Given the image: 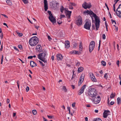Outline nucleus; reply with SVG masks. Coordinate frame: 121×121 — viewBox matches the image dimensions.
Returning a JSON list of instances; mask_svg holds the SVG:
<instances>
[{
    "label": "nucleus",
    "instance_id": "49",
    "mask_svg": "<svg viewBox=\"0 0 121 121\" xmlns=\"http://www.w3.org/2000/svg\"><path fill=\"white\" fill-rule=\"evenodd\" d=\"M67 109H68V110L69 111V114H70V107H68Z\"/></svg>",
    "mask_w": 121,
    "mask_h": 121
},
{
    "label": "nucleus",
    "instance_id": "34",
    "mask_svg": "<svg viewBox=\"0 0 121 121\" xmlns=\"http://www.w3.org/2000/svg\"><path fill=\"white\" fill-rule=\"evenodd\" d=\"M32 113L34 115L36 114L37 113V112L36 110H34L32 111Z\"/></svg>",
    "mask_w": 121,
    "mask_h": 121
},
{
    "label": "nucleus",
    "instance_id": "16",
    "mask_svg": "<svg viewBox=\"0 0 121 121\" xmlns=\"http://www.w3.org/2000/svg\"><path fill=\"white\" fill-rule=\"evenodd\" d=\"M44 0V9L45 11H46L48 9V5L47 1L46 0Z\"/></svg>",
    "mask_w": 121,
    "mask_h": 121
},
{
    "label": "nucleus",
    "instance_id": "20",
    "mask_svg": "<svg viewBox=\"0 0 121 121\" xmlns=\"http://www.w3.org/2000/svg\"><path fill=\"white\" fill-rule=\"evenodd\" d=\"M67 10H68V9H64L63 7V6H61V8H60V11L62 13H63V12L64 10H65V13H66V12L67 11Z\"/></svg>",
    "mask_w": 121,
    "mask_h": 121
},
{
    "label": "nucleus",
    "instance_id": "58",
    "mask_svg": "<svg viewBox=\"0 0 121 121\" xmlns=\"http://www.w3.org/2000/svg\"><path fill=\"white\" fill-rule=\"evenodd\" d=\"M115 30H116V31H117L118 30V27L116 26H115Z\"/></svg>",
    "mask_w": 121,
    "mask_h": 121
},
{
    "label": "nucleus",
    "instance_id": "26",
    "mask_svg": "<svg viewBox=\"0 0 121 121\" xmlns=\"http://www.w3.org/2000/svg\"><path fill=\"white\" fill-rule=\"evenodd\" d=\"M70 53L72 54H76L78 53V52L76 51H73L71 52Z\"/></svg>",
    "mask_w": 121,
    "mask_h": 121
},
{
    "label": "nucleus",
    "instance_id": "41",
    "mask_svg": "<svg viewBox=\"0 0 121 121\" xmlns=\"http://www.w3.org/2000/svg\"><path fill=\"white\" fill-rule=\"evenodd\" d=\"M29 90V86H27L26 89V91L28 92Z\"/></svg>",
    "mask_w": 121,
    "mask_h": 121
},
{
    "label": "nucleus",
    "instance_id": "5",
    "mask_svg": "<svg viewBox=\"0 0 121 121\" xmlns=\"http://www.w3.org/2000/svg\"><path fill=\"white\" fill-rule=\"evenodd\" d=\"M91 100L94 103L97 104L100 102L101 99L99 96L97 95L93 98V99Z\"/></svg>",
    "mask_w": 121,
    "mask_h": 121
},
{
    "label": "nucleus",
    "instance_id": "11",
    "mask_svg": "<svg viewBox=\"0 0 121 121\" xmlns=\"http://www.w3.org/2000/svg\"><path fill=\"white\" fill-rule=\"evenodd\" d=\"M84 78V74H82L80 77L78 82L79 86L81 85L83 82Z\"/></svg>",
    "mask_w": 121,
    "mask_h": 121
},
{
    "label": "nucleus",
    "instance_id": "30",
    "mask_svg": "<svg viewBox=\"0 0 121 121\" xmlns=\"http://www.w3.org/2000/svg\"><path fill=\"white\" fill-rule=\"evenodd\" d=\"M39 61L40 63V65L42 66H44L45 65V64L44 63H43V61L39 60Z\"/></svg>",
    "mask_w": 121,
    "mask_h": 121
},
{
    "label": "nucleus",
    "instance_id": "36",
    "mask_svg": "<svg viewBox=\"0 0 121 121\" xmlns=\"http://www.w3.org/2000/svg\"><path fill=\"white\" fill-rule=\"evenodd\" d=\"M104 78L107 79L108 78V74L107 73H105L104 76Z\"/></svg>",
    "mask_w": 121,
    "mask_h": 121
},
{
    "label": "nucleus",
    "instance_id": "48",
    "mask_svg": "<svg viewBox=\"0 0 121 121\" xmlns=\"http://www.w3.org/2000/svg\"><path fill=\"white\" fill-rule=\"evenodd\" d=\"M117 65L118 67L119 66V64L120 63V61L119 60H117Z\"/></svg>",
    "mask_w": 121,
    "mask_h": 121
},
{
    "label": "nucleus",
    "instance_id": "46",
    "mask_svg": "<svg viewBox=\"0 0 121 121\" xmlns=\"http://www.w3.org/2000/svg\"><path fill=\"white\" fill-rule=\"evenodd\" d=\"M86 86L85 85H84L82 86V88L84 89L86 88Z\"/></svg>",
    "mask_w": 121,
    "mask_h": 121
},
{
    "label": "nucleus",
    "instance_id": "15",
    "mask_svg": "<svg viewBox=\"0 0 121 121\" xmlns=\"http://www.w3.org/2000/svg\"><path fill=\"white\" fill-rule=\"evenodd\" d=\"M65 46V48L68 49L70 46L69 42L68 40L66 41L64 43Z\"/></svg>",
    "mask_w": 121,
    "mask_h": 121
},
{
    "label": "nucleus",
    "instance_id": "22",
    "mask_svg": "<svg viewBox=\"0 0 121 121\" xmlns=\"http://www.w3.org/2000/svg\"><path fill=\"white\" fill-rule=\"evenodd\" d=\"M84 89L82 88V87L81 88L80 90L78 91V95H80L82 94L84 92Z\"/></svg>",
    "mask_w": 121,
    "mask_h": 121
},
{
    "label": "nucleus",
    "instance_id": "38",
    "mask_svg": "<svg viewBox=\"0 0 121 121\" xmlns=\"http://www.w3.org/2000/svg\"><path fill=\"white\" fill-rule=\"evenodd\" d=\"M48 12L49 15V16H51L52 15V14L51 13V11H48Z\"/></svg>",
    "mask_w": 121,
    "mask_h": 121
},
{
    "label": "nucleus",
    "instance_id": "13",
    "mask_svg": "<svg viewBox=\"0 0 121 121\" xmlns=\"http://www.w3.org/2000/svg\"><path fill=\"white\" fill-rule=\"evenodd\" d=\"M90 77L91 79L93 81L95 82H97V80L95 78V77L93 73H90Z\"/></svg>",
    "mask_w": 121,
    "mask_h": 121
},
{
    "label": "nucleus",
    "instance_id": "50",
    "mask_svg": "<svg viewBox=\"0 0 121 121\" xmlns=\"http://www.w3.org/2000/svg\"><path fill=\"white\" fill-rule=\"evenodd\" d=\"M19 33L18 35L19 37H21L23 35L22 33Z\"/></svg>",
    "mask_w": 121,
    "mask_h": 121
},
{
    "label": "nucleus",
    "instance_id": "56",
    "mask_svg": "<svg viewBox=\"0 0 121 121\" xmlns=\"http://www.w3.org/2000/svg\"><path fill=\"white\" fill-rule=\"evenodd\" d=\"M9 102H10L9 100V99H7V101H6V102H7V104L9 103Z\"/></svg>",
    "mask_w": 121,
    "mask_h": 121
},
{
    "label": "nucleus",
    "instance_id": "63",
    "mask_svg": "<svg viewBox=\"0 0 121 121\" xmlns=\"http://www.w3.org/2000/svg\"><path fill=\"white\" fill-rule=\"evenodd\" d=\"M69 9H73V7L72 6H69Z\"/></svg>",
    "mask_w": 121,
    "mask_h": 121
},
{
    "label": "nucleus",
    "instance_id": "21",
    "mask_svg": "<svg viewBox=\"0 0 121 121\" xmlns=\"http://www.w3.org/2000/svg\"><path fill=\"white\" fill-rule=\"evenodd\" d=\"M41 45L39 44L36 46V50L38 51H39L40 50H41Z\"/></svg>",
    "mask_w": 121,
    "mask_h": 121
},
{
    "label": "nucleus",
    "instance_id": "23",
    "mask_svg": "<svg viewBox=\"0 0 121 121\" xmlns=\"http://www.w3.org/2000/svg\"><path fill=\"white\" fill-rule=\"evenodd\" d=\"M117 103L119 104H121V97H118L117 99Z\"/></svg>",
    "mask_w": 121,
    "mask_h": 121
},
{
    "label": "nucleus",
    "instance_id": "2",
    "mask_svg": "<svg viewBox=\"0 0 121 121\" xmlns=\"http://www.w3.org/2000/svg\"><path fill=\"white\" fill-rule=\"evenodd\" d=\"M97 92L95 88H90L89 89L87 95L90 99H93V98L97 95Z\"/></svg>",
    "mask_w": 121,
    "mask_h": 121
},
{
    "label": "nucleus",
    "instance_id": "57",
    "mask_svg": "<svg viewBox=\"0 0 121 121\" xmlns=\"http://www.w3.org/2000/svg\"><path fill=\"white\" fill-rule=\"evenodd\" d=\"M33 58L32 56H29L28 57V58L29 59H31Z\"/></svg>",
    "mask_w": 121,
    "mask_h": 121
},
{
    "label": "nucleus",
    "instance_id": "10",
    "mask_svg": "<svg viewBox=\"0 0 121 121\" xmlns=\"http://www.w3.org/2000/svg\"><path fill=\"white\" fill-rule=\"evenodd\" d=\"M82 18L81 17H79L76 21V23L78 25L82 24Z\"/></svg>",
    "mask_w": 121,
    "mask_h": 121
},
{
    "label": "nucleus",
    "instance_id": "25",
    "mask_svg": "<svg viewBox=\"0 0 121 121\" xmlns=\"http://www.w3.org/2000/svg\"><path fill=\"white\" fill-rule=\"evenodd\" d=\"M6 2L8 5L10 6L12 5V2L10 0H6Z\"/></svg>",
    "mask_w": 121,
    "mask_h": 121
},
{
    "label": "nucleus",
    "instance_id": "52",
    "mask_svg": "<svg viewBox=\"0 0 121 121\" xmlns=\"http://www.w3.org/2000/svg\"><path fill=\"white\" fill-rule=\"evenodd\" d=\"M80 63L79 62H78L76 64V66H79V65H80Z\"/></svg>",
    "mask_w": 121,
    "mask_h": 121
},
{
    "label": "nucleus",
    "instance_id": "29",
    "mask_svg": "<svg viewBox=\"0 0 121 121\" xmlns=\"http://www.w3.org/2000/svg\"><path fill=\"white\" fill-rule=\"evenodd\" d=\"M115 96V93H112L110 95V97L111 99H113L114 97Z\"/></svg>",
    "mask_w": 121,
    "mask_h": 121
},
{
    "label": "nucleus",
    "instance_id": "35",
    "mask_svg": "<svg viewBox=\"0 0 121 121\" xmlns=\"http://www.w3.org/2000/svg\"><path fill=\"white\" fill-rule=\"evenodd\" d=\"M93 121H102L99 118L98 119H94V120Z\"/></svg>",
    "mask_w": 121,
    "mask_h": 121
},
{
    "label": "nucleus",
    "instance_id": "14",
    "mask_svg": "<svg viewBox=\"0 0 121 121\" xmlns=\"http://www.w3.org/2000/svg\"><path fill=\"white\" fill-rule=\"evenodd\" d=\"M56 56L57 59L58 60H61L63 59V56L61 54H57Z\"/></svg>",
    "mask_w": 121,
    "mask_h": 121
},
{
    "label": "nucleus",
    "instance_id": "28",
    "mask_svg": "<svg viewBox=\"0 0 121 121\" xmlns=\"http://www.w3.org/2000/svg\"><path fill=\"white\" fill-rule=\"evenodd\" d=\"M83 67H81L79 68L78 70V72L79 73H80L82 72L83 70Z\"/></svg>",
    "mask_w": 121,
    "mask_h": 121
},
{
    "label": "nucleus",
    "instance_id": "6",
    "mask_svg": "<svg viewBox=\"0 0 121 121\" xmlns=\"http://www.w3.org/2000/svg\"><path fill=\"white\" fill-rule=\"evenodd\" d=\"M82 7L86 9L87 8L90 9L92 6L91 3H86V2H85L82 4Z\"/></svg>",
    "mask_w": 121,
    "mask_h": 121
},
{
    "label": "nucleus",
    "instance_id": "17",
    "mask_svg": "<svg viewBox=\"0 0 121 121\" xmlns=\"http://www.w3.org/2000/svg\"><path fill=\"white\" fill-rule=\"evenodd\" d=\"M66 11L67 13H66V16L68 18H69L71 15L72 12L71 11L68 10H67Z\"/></svg>",
    "mask_w": 121,
    "mask_h": 121
},
{
    "label": "nucleus",
    "instance_id": "4",
    "mask_svg": "<svg viewBox=\"0 0 121 121\" xmlns=\"http://www.w3.org/2000/svg\"><path fill=\"white\" fill-rule=\"evenodd\" d=\"M46 54V52L39 54L38 56V58L43 61L44 63H47V61L45 60V56Z\"/></svg>",
    "mask_w": 121,
    "mask_h": 121
},
{
    "label": "nucleus",
    "instance_id": "8",
    "mask_svg": "<svg viewBox=\"0 0 121 121\" xmlns=\"http://www.w3.org/2000/svg\"><path fill=\"white\" fill-rule=\"evenodd\" d=\"M95 47V43L94 41H92L90 43L89 46V50L91 53L94 49Z\"/></svg>",
    "mask_w": 121,
    "mask_h": 121
},
{
    "label": "nucleus",
    "instance_id": "3",
    "mask_svg": "<svg viewBox=\"0 0 121 121\" xmlns=\"http://www.w3.org/2000/svg\"><path fill=\"white\" fill-rule=\"evenodd\" d=\"M39 42L38 38L36 36H33L29 40V43L31 46H34L37 45Z\"/></svg>",
    "mask_w": 121,
    "mask_h": 121
},
{
    "label": "nucleus",
    "instance_id": "45",
    "mask_svg": "<svg viewBox=\"0 0 121 121\" xmlns=\"http://www.w3.org/2000/svg\"><path fill=\"white\" fill-rule=\"evenodd\" d=\"M70 4L74 6H75L76 5V4L74 3H70Z\"/></svg>",
    "mask_w": 121,
    "mask_h": 121
},
{
    "label": "nucleus",
    "instance_id": "37",
    "mask_svg": "<svg viewBox=\"0 0 121 121\" xmlns=\"http://www.w3.org/2000/svg\"><path fill=\"white\" fill-rule=\"evenodd\" d=\"M3 58H4V56H3V55H2L1 56V64H2V63H3Z\"/></svg>",
    "mask_w": 121,
    "mask_h": 121
},
{
    "label": "nucleus",
    "instance_id": "40",
    "mask_svg": "<svg viewBox=\"0 0 121 121\" xmlns=\"http://www.w3.org/2000/svg\"><path fill=\"white\" fill-rule=\"evenodd\" d=\"M65 16L64 15L62 14L60 15V18L61 19L65 17Z\"/></svg>",
    "mask_w": 121,
    "mask_h": 121
},
{
    "label": "nucleus",
    "instance_id": "60",
    "mask_svg": "<svg viewBox=\"0 0 121 121\" xmlns=\"http://www.w3.org/2000/svg\"><path fill=\"white\" fill-rule=\"evenodd\" d=\"M113 10L114 12L115 11V4H113Z\"/></svg>",
    "mask_w": 121,
    "mask_h": 121
},
{
    "label": "nucleus",
    "instance_id": "32",
    "mask_svg": "<svg viewBox=\"0 0 121 121\" xmlns=\"http://www.w3.org/2000/svg\"><path fill=\"white\" fill-rule=\"evenodd\" d=\"M102 65L104 66H105L106 63V62L104 61L103 60L101 62Z\"/></svg>",
    "mask_w": 121,
    "mask_h": 121
},
{
    "label": "nucleus",
    "instance_id": "59",
    "mask_svg": "<svg viewBox=\"0 0 121 121\" xmlns=\"http://www.w3.org/2000/svg\"><path fill=\"white\" fill-rule=\"evenodd\" d=\"M95 28V26L94 25H92V29H94Z\"/></svg>",
    "mask_w": 121,
    "mask_h": 121
},
{
    "label": "nucleus",
    "instance_id": "7",
    "mask_svg": "<svg viewBox=\"0 0 121 121\" xmlns=\"http://www.w3.org/2000/svg\"><path fill=\"white\" fill-rule=\"evenodd\" d=\"M116 13L117 16L121 18V4L119 5L116 9Z\"/></svg>",
    "mask_w": 121,
    "mask_h": 121
},
{
    "label": "nucleus",
    "instance_id": "47",
    "mask_svg": "<svg viewBox=\"0 0 121 121\" xmlns=\"http://www.w3.org/2000/svg\"><path fill=\"white\" fill-rule=\"evenodd\" d=\"M114 104V101H111L110 103V104L111 105H113Z\"/></svg>",
    "mask_w": 121,
    "mask_h": 121
},
{
    "label": "nucleus",
    "instance_id": "39",
    "mask_svg": "<svg viewBox=\"0 0 121 121\" xmlns=\"http://www.w3.org/2000/svg\"><path fill=\"white\" fill-rule=\"evenodd\" d=\"M102 38L104 39H106V36L105 34H103L102 35Z\"/></svg>",
    "mask_w": 121,
    "mask_h": 121
},
{
    "label": "nucleus",
    "instance_id": "24",
    "mask_svg": "<svg viewBox=\"0 0 121 121\" xmlns=\"http://www.w3.org/2000/svg\"><path fill=\"white\" fill-rule=\"evenodd\" d=\"M82 44V42H81L79 44V49L81 51L83 49Z\"/></svg>",
    "mask_w": 121,
    "mask_h": 121
},
{
    "label": "nucleus",
    "instance_id": "1",
    "mask_svg": "<svg viewBox=\"0 0 121 121\" xmlns=\"http://www.w3.org/2000/svg\"><path fill=\"white\" fill-rule=\"evenodd\" d=\"M83 13L84 14L87 13L89 14L90 16L93 21V17H94L95 22V25L96 29V30H97L99 28L100 22L99 17L97 16L91 10L89 11L88 10H87L84 11Z\"/></svg>",
    "mask_w": 121,
    "mask_h": 121
},
{
    "label": "nucleus",
    "instance_id": "55",
    "mask_svg": "<svg viewBox=\"0 0 121 121\" xmlns=\"http://www.w3.org/2000/svg\"><path fill=\"white\" fill-rule=\"evenodd\" d=\"M1 15L4 16L5 17H6V18H8V17H7V16L5 14H1Z\"/></svg>",
    "mask_w": 121,
    "mask_h": 121
},
{
    "label": "nucleus",
    "instance_id": "27",
    "mask_svg": "<svg viewBox=\"0 0 121 121\" xmlns=\"http://www.w3.org/2000/svg\"><path fill=\"white\" fill-rule=\"evenodd\" d=\"M1 37V39H2L3 38V33L2 32L1 29L0 28V38Z\"/></svg>",
    "mask_w": 121,
    "mask_h": 121
},
{
    "label": "nucleus",
    "instance_id": "19",
    "mask_svg": "<svg viewBox=\"0 0 121 121\" xmlns=\"http://www.w3.org/2000/svg\"><path fill=\"white\" fill-rule=\"evenodd\" d=\"M30 64L31 66L32 67H33L37 66L36 64L33 61H30Z\"/></svg>",
    "mask_w": 121,
    "mask_h": 121
},
{
    "label": "nucleus",
    "instance_id": "64",
    "mask_svg": "<svg viewBox=\"0 0 121 121\" xmlns=\"http://www.w3.org/2000/svg\"><path fill=\"white\" fill-rule=\"evenodd\" d=\"M43 120L44 121H48L44 117H43Z\"/></svg>",
    "mask_w": 121,
    "mask_h": 121
},
{
    "label": "nucleus",
    "instance_id": "33",
    "mask_svg": "<svg viewBox=\"0 0 121 121\" xmlns=\"http://www.w3.org/2000/svg\"><path fill=\"white\" fill-rule=\"evenodd\" d=\"M25 4H27L28 3V0H22Z\"/></svg>",
    "mask_w": 121,
    "mask_h": 121
},
{
    "label": "nucleus",
    "instance_id": "44",
    "mask_svg": "<svg viewBox=\"0 0 121 121\" xmlns=\"http://www.w3.org/2000/svg\"><path fill=\"white\" fill-rule=\"evenodd\" d=\"M56 2V3H55V4H54V5L55 6L57 7V5H58L59 4V3L57 2Z\"/></svg>",
    "mask_w": 121,
    "mask_h": 121
},
{
    "label": "nucleus",
    "instance_id": "43",
    "mask_svg": "<svg viewBox=\"0 0 121 121\" xmlns=\"http://www.w3.org/2000/svg\"><path fill=\"white\" fill-rule=\"evenodd\" d=\"M47 117L48 118L50 119H52L53 117V116H49L48 115H47Z\"/></svg>",
    "mask_w": 121,
    "mask_h": 121
},
{
    "label": "nucleus",
    "instance_id": "42",
    "mask_svg": "<svg viewBox=\"0 0 121 121\" xmlns=\"http://www.w3.org/2000/svg\"><path fill=\"white\" fill-rule=\"evenodd\" d=\"M111 21H112V23L113 24L114 23L115 24H116V22L115 21L113 20L112 19L111 20Z\"/></svg>",
    "mask_w": 121,
    "mask_h": 121
},
{
    "label": "nucleus",
    "instance_id": "62",
    "mask_svg": "<svg viewBox=\"0 0 121 121\" xmlns=\"http://www.w3.org/2000/svg\"><path fill=\"white\" fill-rule=\"evenodd\" d=\"M75 103H74L72 104V106L73 107L75 106Z\"/></svg>",
    "mask_w": 121,
    "mask_h": 121
},
{
    "label": "nucleus",
    "instance_id": "12",
    "mask_svg": "<svg viewBox=\"0 0 121 121\" xmlns=\"http://www.w3.org/2000/svg\"><path fill=\"white\" fill-rule=\"evenodd\" d=\"M48 18L50 20L52 23H54L56 22V20L54 17L53 15L51 16H49L48 17Z\"/></svg>",
    "mask_w": 121,
    "mask_h": 121
},
{
    "label": "nucleus",
    "instance_id": "53",
    "mask_svg": "<svg viewBox=\"0 0 121 121\" xmlns=\"http://www.w3.org/2000/svg\"><path fill=\"white\" fill-rule=\"evenodd\" d=\"M48 38L49 40H50L52 39V38H51L50 36L49 35L48 36Z\"/></svg>",
    "mask_w": 121,
    "mask_h": 121
},
{
    "label": "nucleus",
    "instance_id": "18",
    "mask_svg": "<svg viewBox=\"0 0 121 121\" xmlns=\"http://www.w3.org/2000/svg\"><path fill=\"white\" fill-rule=\"evenodd\" d=\"M109 112L108 110H105L103 113L104 117L105 118H106L108 116V113H109Z\"/></svg>",
    "mask_w": 121,
    "mask_h": 121
},
{
    "label": "nucleus",
    "instance_id": "31",
    "mask_svg": "<svg viewBox=\"0 0 121 121\" xmlns=\"http://www.w3.org/2000/svg\"><path fill=\"white\" fill-rule=\"evenodd\" d=\"M62 89L64 90L65 92H67V90L66 89V87L65 86H64L62 87Z\"/></svg>",
    "mask_w": 121,
    "mask_h": 121
},
{
    "label": "nucleus",
    "instance_id": "61",
    "mask_svg": "<svg viewBox=\"0 0 121 121\" xmlns=\"http://www.w3.org/2000/svg\"><path fill=\"white\" fill-rule=\"evenodd\" d=\"M77 45V44L76 43H75L73 45V47L74 48H75Z\"/></svg>",
    "mask_w": 121,
    "mask_h": 121
},
{
    "label": "nucleus",
    "instance_id": "9",
    "mask_svg": "<svg viewBox=\"0 0 121 121\" xmlns=\"http://www.w3.org/2000/svg\"><path fill=\"white\" fill-rule=\"evenodd\" d=\"M91 26V21H88L86 22L84 25V27L86 29L89 30L90 29Z\"/></svg>",
    "mask_w": 121,
    "mask_h": 121
},
{
    "label": "nucleus",
    "instance_id": "51",
    "mask_svg": "<svg viewBox=\"0 0 121 121\" xmlns=\"http://www.w3.org/2000/svg\"><path fill=\"white\" fill-rule=\"evenodd\" d=\"M18 48L20 49H21L22 48V46L21 45H19L18 46Z\"/></svg>",
    "mask_w": 121,
    "mask_h": 121
},
{
    "label": "nucleus",
    "instance_id": "54",
    "mask_svg": "<svg viewBox=\"0 0 121 121\" xmlns=\"http://www.w3.org/2000/svg\"><path fill=\"white\" fill-rule=\"evenodd\" d=\"M13 48L16 51H19V50H18V49L16 47H14Z\"/></svg>",
    "mask_w": 121,
    "mask_h": 121
}]
</instances>
